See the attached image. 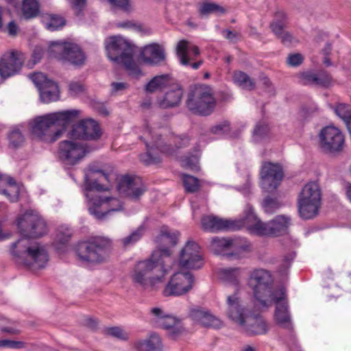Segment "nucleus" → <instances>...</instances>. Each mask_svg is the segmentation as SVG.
Here are the masks:
<instances>
[{"label":"nucleus","instance_id":"f257e3e1","mask_svg":"<svg viewBox=\"0 0 351 351\" xmlns=\"http://www.w3.org/2000/svg\"><path fill=\"white\" fill-rule=\"evenodd\" d=\"M173 262L169 250H155L149 258L138 261L135 265L131 274L133 284L147 291L157 290Z\"/></svg>","mask_w":351,"mask_h":351},{"label":"nucleus","instance_id":"f03ea898","mask_svg":"<svg viewBox=\"0 0 351 351\" xmlns=\"http://www.w3.org/2000/svg\"><path fill=\"white\" fill-rule=\"evenodd\" d=\"M147 132L152 136V146L146 142L147 152L140 155V160L145 165H156L162 160L158 154L153 153V147L163 154L174 156L179 149L188 147L191 142L188 134H175L166 128H160L155 131L147 128Z\"/></svg>","mask_w":351,"mask_h":351},{"label":"nucleus","instance_id":"7ed1b4c3","mask_svg":"<svg viewBox=\"0 0 351 351\" xmlns=\"http://www.w3.org/2000/svg\"><path fill=\"white\" fill-rule=\"evenodd\" d=\"M80 114L77 110H63L36 117L31 131L34 137L46 143L58 140Z\"/></svg>","mask_w":351,"mask_h":351},{"label":"nucleus","instance_id":"20e7f679","mask_svg":"<svg viewBox=\"0 0 351 351\" xmlns=\"http://www.w3.org/2000/svg\"><path fill=\"white\" fill-rule=\"evenodd\" d=\"M228 317L237 324L241 328L250 335H265L267 332L268 326L258 315H247L246 309L241 304L237 292L227 298Z\"/></svg>","mask_w":351,"mask_h":351},{"label":"nucleus","instance_id":"39448f33","mask_svg":"<svg viewBox=\"0 0 351 351\" xmlns=\"http://www.w3.org/2000/svg\"><path fill=\"white\" fill-rule=\"evenodd\" d=\"M108 58L112 62L124 66L130 75L138 76L141 70L133 59L134 46L121 36H112L106 40Z\"/></svg>","mask_w":351,"mask_h":351},{"label":"nucleus","instance_id":"423d86ee","mask_svg":"<svg viewBox=\"0 0 351 351\" xmlns=\"http://www.w3.org/2000/svg\"><path fill=\"white\" fill-rule=\"evenodd\" d=\"M111 250V240L97 236L80 242L76 246L75 252L81 262L96 265L105 262Z\"/></svg>","mask_w":351,"mask_h":351},{"label":"nucleus","instance_id":"0eeeda50","mask_svg":"<svg viewBox=\"0 0 351 351\" xmlns=\"http://www.w3.org/2000/svg\"><path fill=\"white\" fill-rule=\"evenodd\" d=\"M273 278L271 272L264 269H256L250 272L248 285L253 290L254 304L258 308L271 306L276 290L272 289Z\"/></svg>","mask_w":351,"mask_h":351},{"label":"nucleus","instance_id":"6e6552de","mask_svg":"<svg viewBox=\"0 0 351 351\" xmlns=\"http://www.w3.org/2000/svg\"><path fill=\"white\" fill-rule=\"evenodd\" d=\"M322 193L319 184L310 182L302 189L297 199L300 217L305 220L315 218L322 206Z\"/></svg>","mask_w":351,"mask_h":351},{"label":"nucleus","instance_id":"1a4fd4ad","mask_svg":"<svg viewBox=\"0 0 351 351\" xmlns=\"http://www.w3.org/2000/svg\"><path fill=\"white\" fill-rule=\"evenodd\" d=\"M24 241L21 239L12 244V254L16 258V261L32 269L45 267L49 261L48 253L45 247L36 243L21 249L20 245Z\"/></svg>","mask_w":351,"mask_h":351},{"label":"nucleus","instance_id":"9d476101","mask_svg":"<svg viewBox=\"0 0 351 351\" xmlns=\"http://www.w3.org/2000/svg\"><path fill=\"white\" fill-rule=\"evenodd\" d=\"M216 99L207 86L195 85L191 87L186 101L187 108L194 114L210 115L216 106Z\"/></svg>","mask_w":351,"mask_h":351},{"label":"nucleus","instance_id":"9b49d317","mask_svg":"<svg viewBox=\"0 0 351 351\" xmlns=\"http://www.w3.org/2000/svg\"><path fill=\"white\" fill-rule=\"evenodd\" d=\"M49 56L67 61L76 66H82L86 56L80 47L73 43H51L48 49Z\"/></svg>","mask_w":351,"mask_h":351},{"label":"nucleus","instance_id":"f8f14e48","mask_svg":"<svg viewBox=\"0 0 351 351\" xmlns=\"http://www.w3.org/2000/svg\"><path fill=\"white\" fill-rule=\"evenodd\" d=\"M21 234L26 238H37L47 232L45 220L37 213L27 211L17 219Z\"/></svg>","mask_w":351,"mask_h":351},{"label":"nucleus","instance_id":"ddd939ff","mask_svg":"<svg viewBox=\"0 0 351 351\" xmlns=\"http://www.w3.org/2000/svg\"><path fill=\"white\" fill-rule=\"evenodd\" d=\"M193 275L189 272L173 274L162 290L165 297H178L187 293L194 285Z\"/></svg>","mask_w":351,"mask_h":351},{"label":"nucleus","instance_id":"4468645a","mask_svg":"<svg viewBox=\"0 0 351 351\" xmlns=\"http://www.w3.org/2000/svg\"><path fill=\"white\" fill-rule=\"evenodd\" d=\"M90 152L86 143L62 141L59 143L58 157L66 165H75Z\"/></svg>","mask_w":351,"mask_h":351},{"label":"nucleus","instance_id":"2eb2a0df","mask_svg":"<svg viewBox=\"0 0 351 351\" xmlns=\"http://www.w3.org/2000/svg\"><path fill=\"white\" fill-rule=\"evenodd\" d=\"M273 298L271 306L273 304L276 305L274 317L276 324L282 328L292 330L293 324L285 288L280 287L276 289V295Z\"/></svg>","mask_w":351,"mask_h":351},{"label":"nucleus","instance_id":"dca6fc26","mask_svg":"<svg viewBox=\"0 0 351 351\" xmlns=\"http://www.w3.org/2000/svg\"><path fill=\"white\" fill-rule=\"evenodd\" d=\"M123 208L121 201L112 197L97 196L90 201L88 205L90 213L99 220H104L111 213Z\"/></svg>","mask_w":351,"mask_h":351},{"label":"nucleus","instance_id":"f3484780","mask_svg":"<svg viewBox=\"0 0 351 351\" xmlns=\"http://www.w3.org/2000/svg\"><path fill=\"white\" fill-rule=\"evenodd\" d=\"M319 137L320 147L325 153L336 154L343 149L344 136L338 128L325 127L321 130Z\"/></svg>","mask_w":351,"mask_h":351},{"label":"nucleus","instance_id":"a211bd4d","mask_svg":"<svg viewBox=\"0 0 351 351\" xmlns=\"http://www.w3.org/2000/svg\"><path fill=\"white\" fill-rule=\"evenodd\" d=\"M179 265L189 269H198L202 267L204 261L199 245L193 241H188L180 251Z\"/></svg>","mask_w":351,"mask_h":351},{"label":"nucleus","instance_id":"6ab92c4d","mask_svg":"<svg viewBox=\"0 0 351 351\" xmlns=\"http://www.w3.org/2000/svg\"><path fill=\"white\" fill-rule=\"evenodd\" d=\"M284 177L282 167L270 162H265L261 170L262 188L268 193L274 192L280 184Z\"/></svg>","mask_w":351,"mask_h":351},{"label":"nucleus","instance_id":"aec40b11","mask_svg":"<svg viewBox=\"0 0 351 351\" xmlns=\"http://www.w3.org/2000/svg\"><path fill=\"white\" fill-rule=\"evenodd\" d=\"M119 193L133 201H138L146 191V187L140 178L124 175L117 184Z\"/></svg>","mask_w":351,"mask_h":351},{"label":"nucleus","instance_id":"412c9836","mask_svg":"<svg viewBox=\"0 0 351 351\" xmlns=\"http://www.w3.org/2000/svg\"><path fill=\"white\" fill-rule=\"evenodd\" d=\"M24 60V54L18 51L3 54L0 59V76L6 79L16 74L21 70Z\"/></svg>","mask_w":351,"mask_h":351},{"label":"nucleus","instance_id":"4be33fe9","mask_svg":"<svg viewBox=\"0 0 351 351\" xmlns=\"http://www.w3.org/2000/svg\"><path fill=\"white\" fill-rule=\"evenodd\" d=\"M101 135L99 125L93 119L80 121L73 126L70 132V136L75 139L97 140Z\"/></svg>","mask_w":351,"mask_h":351},{"label":"nucleus","instance_id":"5701e85b","mask_svg":"<svg viewBox=\"0 0 351 351\" xmlns=\"http://www.w3.org/2000/svg\"><path fill=\"white\" fill-rule=\"evenodd\" d=\"M201 223L204 230L212 232L234 231L238 227L237 223L232 219H223L214 215L203 217Z\"/></svg>","mask_w":351,"mask_h":351},{"label":"nucleus","instance_id":"b1692460","mask_svg":"<svg viewBox=\"0 0 351 351\" xmlns=\"http://www.w3.org/2000/svg\"><path fill=\"white\" fill-rule=\"evenodd\" d=\"M289 225V219L283 215H278L273 220L260 224L261 228L260 236L278 237L286 234Z\"/></svg>","mask_w":351,"mask_h":351},{"label":"nucleus","instance_id":"393cba45","mask_svg":"<svg viewBox=\"0 0 351 351\" xmlns=\"http://www.w3.org/2000/svg\"><path fill=\"white\" fill-rule=\"evenodd\" d=\"M234 221L238 226L235 230L246 227L251 233L261 235V228L260 227L261 226L260 224H263V222L258 219L252 208H249L245 211V216L242 219Z\"/></svg>","mask_w":351,"mask_h":351},{"label":"nucleus","instance_id":"a878e982","mask_svg":"<svg viewBox=\"0 0 351 351\" xmlns=\"http://www.w3.org/2000/svg\"><path fill=\"white\" fill-rule=\"evenodd\" d=\"M141 56L144 62L149 64H157L165 59L164 48L157 43L145 46Z\"/></svg>","mask_w":351,"mask_h":351},{"label":"nucleus","instance_id":"bb28decb","mask_svg":"<svg viewBox=\"0 0 351 351\" xmlns=\"http://www.w3.org/2000/svg\"><path fill=\"white\" fill-rule=\"evenodd\" d=\"M183 93L184 90L181 86L176 85L174 88L165 93L161 98H158L157 104L162 109L177 107L181 102Z\"/></svg>","mask_w":351,"mask_h":351},{"label":"nucleus","instance_id":"cd10ccee","mask_svg":"<svg viewBox=\"0 0 351 351\" xmlns=\"http://www.w3.org/2000/svg\"><path fill=\"white\" fill-rule=\"evenodd\" d=\"M0 193L5 195L11 202L18 201L19 189L14 178L0 173Z\"/></svg>","mask_w":351,"mask_h":351},{"label":"nucleus","instance_id":"c85d7f7f","mask_svg":"<svg viewBox=\"0 0 351 351\" xmlns=\"http://www.w3.org/2000/svg\"><path fill=\"white\" fill-rule=\"evenodd\" d=\"M180 233L178 231L171 232L167 228L161 230L160 235L158 237V241L160 243V246L158 249L165 248L167 249L171 252V258L173 259L171 255L172 252L169 247H166L165 245H169V247L175 246L178 240Z\"/></svg>","mask_w":351,"mask_h":351},{"label":"nucleus","instance_id":"c756f323","mask_svg":"<svg viewBox=\"0 0 351 351\" xmlns=\"http://www.w3.org/2000/svg\"><path fill=\"white\" fill-rule=\"evenodd\" d=\"M134 347L138 351H156L162 348V342L160 337L153 333L149 339L136 341Z\"/></svg>","mask_w":351,"mask_h":351},{"label":"nucleus","instance_id":"7c9ffc66","mask_svg":"<svg viewBox=\"0 0 351 351\" xmlns=\"http://www.w3.org/2000/svg\"><path fill=\"white\" fill-rule=\"evenodd\" d=\"M171 82V76L168 74L157 75L153 77L145 86L147 93H154L168 87Z\"/></svg>","mask_w":351,"mask_h":351},{"label":"nucleus","instance_id":"2f4dec72","mask_svg":"<svg viewBox=\"0 0 351 351\" xmlns=\"http://www.w3.org/2000/svg\"><path fill=\"white\" fill-rule=\"evenodd\" d=\"M47 83L48 84L41 86L39 89L40 99L44 103L54 101L58 97V84L53 81Z\"/></svg>","mask_w":351,"mask_h":351},{"label":"nucleus","instance_id":"473e14b6","mask_svg":"<svg viewBox=\"0 0 351 351\" xmlns=\"http://www.w3.org/2000/svg\"><path fill=\"white\" fill-rule=\"evenodd\" d=\"M288 18L283 10H277L274 14V19L269 24L271 32L275 35H280L281 30L287 27Z\"/></svg>","mask_w":351,"mask_h":351},{"label":"nucleus","instance_id":"72a5a7b5","mask_svg":"<svg viewBox=\"0 0 351 351\" xmlns=\"http://www.w3.org/2000/svg\"><path fill=\"white\" fill-rule=\"evenodd\" d=\"M43 23L47 29L57 31L66 25L65 19L58 14H47L43 17Z\"/></svg>","mask_w":351,"mask_h":351},{"label":"nucleus","instance_id":"f704fd0d","mask_svg":"<svg viewBox=\"0 0 351 351\" xmlns=\"http://www.w3.org/2000/svg\"><path fill=\"white\" fill-rule=\"evenodd\" d=\"M219 277L225 282L237 285L240 269L237 267L221 269L219 272Z\"/></svg>","mask_w":351,"mask_h":351},{"label":"nucleus","instance_id":"c9c22d12","mask_svg":"<svg viewBox=\"0 0 351 351\" xmlns=\"http://www.w3.org/2000/svg\"><path fill=\"white\" fill-rule=\"evenodd\" d=\"M10 146L13 148L21 147L25 142V136L20 129L19 126H14L11 128L8 134Z\"/></svg>","mask_w":351,"mask_h":351},{"label":"nucleus","instance_id":"e433bc0d","mask_svg":"<svg viewBox=\"0 0 351 351\" xmlns=\"http://www.w3.org/2000/svg\"><path fill=\"white\" fill-rule=\"evenodd\" d=\"M233 81L235 84L247 90H253L255 83L248 75L242 71H236L233 74Z\"/></svg>","mask_w":351,"mask_h":351},{"label":"nucleus","instance_id":"4c0bfd02","mask_svg":"<svg viewBox=\"0 0 351 351\" xmlns=\"http://www.w3.org/2000/svg\"><path fill=\"white\" fill-rule=\"evenodd\" d=\"M23 16L26 19L36 17L39 12L38 3L36 0H24L22 6Z\"/></svg>","mask_w":351,"mask_h":351},{"label":"nucleus","instance_id":"58836bf2","mask_svg":"<svg viewBox=\"0 0 351 351\" xmlns=\"http://www.w3.org/2000/svg\"><path fill=\"white\" fill-rule=\"evenodd\" d=\"M198 11L201 16H208L213 13L224 14L226 12V10L223 7L213 2L201 3Z\"/></svg>","mask_w":351,"mask_h":351},{"label":"nucleus","instance_id":"ea45409f","mask_svg":"<svg viewBox=\"0 0 351 351\" xmlns=\"http://www.w3.org/2000/svg\"><path fill=\"white\" fill-rule=\"evenodd\" d=\"M269 132L268 123L265 121H260L256 124L253 130L254 141H258L264 138Z\"/></svg>","mask_w":351,"mask_h":351},{"label":"nucleus","instance_id":"a19ab883","mask_svg":"<svg viewBox=\"0 0 351 351\" xmlns=\"http://www.w3.org/2000/svg\"><path fill=\"white\" fill-rule=\"evenodd\" d=\"M144 230L145 228L143 226H139L130 235L123 238L121 239V243L125 247L134 245L142 237Z\"/></svg>","mask_w":351,"mask_h":351},{"label":"nucleus","instance_id":"79ce46f5","mask_svg":"<svg viewBox=\"0 0 351 351\" xmlns=\"http://www.w3.org/2000/svg\"><path fill=\"white\" fill-rule=\"evenodd\" d=\"M16 322L5 317L0 318V330L10 335H19L20 330L16 327Z\"/></svg>","mask_w":351,"mask_h":351},{"label":"nucleus","instance_id":"37998d69","mask_svg":"<svg viewBox=\"0 0 351 351\" xmlns=\"http://www.w3.org/2000/svg\"><path fill=\"white\" fill-rule=\"evenodd\" d=\"M182 182L185 190L188 193H195L199 188V180L194 176L188 174H183Z\"/></svg>","mask_w":351,"mask_h":351},{"label":"nucleus","instance_id":"c03bdc74","mask_svg":"<svg viewBox=\"0 0 351 351\" xmlns=\"http://www.w3.org/2000/svg\"><path fill=\"white\" fill-rule=\"evenodd\" d=\"M232 244V241L226 238L213 237L211 240V247L215 254H219L221 250H223Z\"/></svg>","mask_w":351,"mask_h":351},{"label":"nucleus","instance_id":"a18cd8bd","mask_svg":"<svg viewBox=\"0 0 351 351\" xmlns=\"http://www.w3.org/2000/svg\"><path fill=\"white\" fill-rule=\"evenodd\" d=\"M188 51V42L186 40H181L177 45L176 53L180 58V61L183 65L189 64V57L187 53Z\"/></svg>","mask_w":351,"mask_h":351},{"label":"nucleus","instance_id":"49530a36","mask_svg":"<svg viewBox=\"0 0 351 351\" xmlns=\"http://www.w3.org/2000/svg\"><path fill=\"white\" fill-rule=\"evenodd\" d=\"M149 315L150 316L151 324L157 328L159 324L165 317L167 313L160 307H153L149 310Z\"/></svg>","mask_w":351,"mask_h":351},{"label":"nucleus","instance_id":"de8ad7c7","mask_svg":"<svg viewBox=\"0 0 351 351\" xmlns=\"http://www.w3.org/2000/svg\"><path fill=\"white\" fill-rule=\"evenodd\" d=\"M262 206L266 213L272 214L279 209L282 204L277 198L267 196L263 199Z\"/></svg>","mask_w":351,"mask_h":351},{"label":"nucleus","instance_id":"09e8293b","mask_svg":"<svg viewBox=\"0 0 351 351\" xmlns=\"http://www.w3.org/2000/svg\"><path fill=\"white\" fill-rule=\"evenodd\" d=\"M335 114L344 121L346 124H348L349 121H351V106L339 104L335 108Z\"/></svg>","mask_w":351,"mask_h":351},{"label":"nucleus","instance_id":"8fccbe9b","mask_svg":"<svg viewBox=\"0 0 351 351\" xmlns=\"http://www.w3.org/2000/svg\"><path fill=\"white\" fill-rule=\"evenodd\" d=\"M316 86L321 87H328L332 84V77L324 70H320L316 73Z\"/></svg>","mask_w":351,"mask_h":351},{"label":"nucleus","instance_id":"3c124183","mask_svg":"<svg viewBox=\"0 0 351 351\" xmlns=\"http://www.w3.org/2000/svg\"><path fill=\"white\" fill-rule=\"evenodd\" d=\"M199 324L206 328H219L221 326V322L208 311L207 313L205 315L204 319Z\"/></svg>","mask_w":351,"mask_h":351},{"label":"nucleus","instance_id":"603ef678","mask_svg":"<svg viewBox=\"0 0 351 351\" xmlns=\"http://www.w3.org/2000/svg\"><path fill=\"white\" fill-rule=\"evenodd\" d=\"M230 131V123L227 121H223L210 128V133L215 135H223L229 133Z\"/></svg>","mask_w":351,"mask_h":351},{"label":"nucleus","instance_id":"864d4df0","mask_svg":"<svg viewBox=\"0 0 351 351\" xmlns=\"http://www.w3.org/2000/svg\"><path fill=\"white\" fill-rule=\"evenodd\" d=\"M30 79L36 86L38 90L41 86L48 84L47 82H51L52 80L48 79L47 76L42 73H34L29 75Z\"/></svg>","mask_w":351,"mask_h":351},{"label":"nucleus","instance_id":"5fc2aeb1","mask_svg":"<svg viewBox=\"0 0 351 351\" xmlns=\"http://www.w3.org/2000/svg\"><path fill=\"white\" fill-rule=\"evenodd\" d=\"M105 331L108 335L121 340H127L128 339V335L121 328L118 326L108 328Z\"/></svg>","mask_w":351,"mask_h":351},{"label":"nucleus","instance_id":"6e6d98bb","mask_svg":"<svg viewBox=\"0 0 351 351\" xmlns=\"http://www.w3.org/2000/svg\"><path fill=\"white\" fill-rule=\"evenodd\" d=\"M208 311L200 307L193 308L190 310L189 317L195 322L200 324Z\"/></svg>","mask_w":351,"mask_h":351},{"label":"nucleus","instance_id":"4d7b16f0","mask_svg":"<svg viewBox=\"0 0 351 351\" xmlns=\"http://www.w3.org/2000/svg\"><path fill=\"white\" fill-rule=\"evenodd\" d=\"M43 54L44 50L41 47H35L32 54L31 60L27 63L28 66L32 68L36 64L39 62Z\"/></svg>","mask_w":351,"mask_h":351},{"label":"nucleus","instance_id":"13d9d810","mask_svg":"<svg viewBox=\"0 0 351 351\" xmlns=\"http://www.w3.org/2000/svg\"><path fill=\"white\" fill-rule=\"evenodd\" d=\"M300 79L302 83L304 85H315L316 86V73L308 71L300 73Z\"/></svg>","mask_w":351,"mask_h":351},{"label":"nucleus","instance_id":"bf43d9fd","mask_svg":"<svg viewBox=\"0 0 351 351\" xmlns=\"http://www.w3.org/2000/svg\"><path fill=\"white\" fill-rule=\"evenodd\" d=\"M179 322L180 321L176 317L167 314L165 317L159 324L157 328H161L169 330L171 328L176 325V324H178Z\"/></svg>","mask_w":351,"mask_h":351},{"label":"nucleus","instance_id":"052dcab7","mask_svg":"<svg viewBox=\"0 0 351 351\" xmlns=\"http://www.w3.org/2000/svg\"><path fill=\"white\" fill-rule=\"evenodd\" d=\"M294 256L289 254L285 256L282 263L278 268V272L284 276L287 274V271L291 266V262L293 260Z\"/></svg>","mask_w":351,"mask_h":351},{"label":"nucleus","instance_id":"680f3d73","mask_svg":"<svg viewBox=\"0 0 351 351\" xmlns=\"http://www.w3.org/2000/svg\"><path fill=\"white\" fill-rule=\"evenodd\" d=\"M0 347H7L14 349H21L25 347V343L20 341L1 339L0 340Z\"/></svg>","mask_w":351,"mask_h":351},{"label":"nucleus","instance_id":"e2e57ef3","mask_svg":"<svg viewBox=\"0 0 351 351\" xmlns=\"http://www.w3.org/2000/svg\"><path fill=\"white\" fill-rule=\"evenodd\" d=\"M304 60V57L300 53H293L289 55L287 62L291 66H298L300 65Z\"/></svg>","mask_w":351,"mask_h":351},{"label":"nucleus","instance_id":"0e129e2a","mask_svg":"<svg viewBox=\"0 0 351 351\" xmlns=\"http://www.w3.org/2000/svg\"><path fill=\"white\" fill-rule=\"evenodd\" d=\"M85 182L87 190L102 191L106 189V188H105L102 184H99L97 181L89 180L87 176H85Z\"/></svg>","mask_w":351,"mask_h":351},{"label":"nucleus","instance_id":"69168bd1","mask_svg":"<svg viewBox=\"0 0 351 351\" xmlns=\"http://www.w3.org/2000/svg\"><path fill=\"white\" fill-rule=\"evenodd\" d=\"M108 2L114 7L119 8L123 11H129L130 0H108Z\"/></svg>","mask_w":351,"mask_h":351},{"label":"nucleus","instance_id":"338daca9","mask_svg":"<svg viewBox=\"0 0 351 351\" xmlns=\"http://www.w3.org/2000/svg\"><path fill=\"white\" fill-rule=\"evenodd\" d=\"M184 328L181 325L180 322H179L178 324H176V325L169 330V335L173 339H176L177 337L180 336L184 332Z\"/></svg>","mask_w":351,"mask_h":351},{"label":"nucleus","instance_id":"774afa93","mask_svg":"<svg viewBox=\"0 0 351 351\" xmlns=\"http://www.w3.org/2000/svg\"><path fill=\"white\" fill-rule=\"evenodd\" d=\"M83 90V86L80 83L76 82H71L69 83V90L70 95H76L82 93Z\"/></svg>","mask_w":351,"mask_h":351}]
</instances>
